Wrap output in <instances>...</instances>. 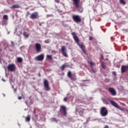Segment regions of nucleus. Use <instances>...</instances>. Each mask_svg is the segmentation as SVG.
I'll list each match as a JSON object with an SVG mask.
<instances>
[{
  "mask_svg": "<svg viewBox=\"0 0 128 128\" xmlns=\"http://www.w3.org/2000/svg\"><path fill=\"white\" fill-rule=\"evenodd\" d=\"M0 64H2V60L0 59Z\"/></svg>",
  "mask_w": 128,
  "mask_h": 128,
  "instance_id": "nucleus-44",
  "label": "nucleus"
},
{
  "mask_svg": "<svg viewBox=\"0 0 128 128\" xmlns=\"http://www.w3.org/2000/svg\"><path fill=\"white\" fill-rule=\"evenodd\" d=\"M2 51V50L1 49H0V52H1Z\"/></svg>",
  "mask_w": 128,
  "mask_h": 128,
  "instance_id": "nucleus-47",
  "label": "nucleus"
},
{
  "mask_svg": "<svg viewBox=\"0 0 128 128\" xmlns=\"http://www.w3.org/2000/svg\"><path fill=\"white\" fill-rule=\"evenodd\" d=\"M110 102L112 106H114V108H118V110H122V108H120V106L118 104H116V102H115L111 100L110 101Z\"/></svg>",
  "mask_w": 128,
  "mask_h": 128,
  "instance_id": "nucleus-9",
  "label": "nucleus"
},
{
  "mask_svg": "<svg viewBox=\"0 0 128 128\" xmlns=\"http://www.w3.org/2000/svg\"><path fill=\"white\" fill-rule=\"evenodd\" d=\"M46 44H50V40H46L45 41Z\"/></svg>",
  "mask_w": 128,
  "mask_h": 128,
  "instance_id": "nucleus-31",
  "label": "nucleus"
},
{
  "mask_svg": "<svg viewBox=\"0 0 128 128\" xmlns=\"http://www.w3.org/2000/svg\"><path fill=\"white\" fill-rule=\"evenodd\" d=\"M17 61H18V62H22V58H18Z\"/></svg>",
  "mask_w": 128,
  "mask_h": 128,
  "instance_id": "nucleus-26",
  "label": "nucleus"
},
{
  "mask_svg": "<svg viewBox=\"0 0 128 128\" xmlns=\"http://www.w3.org/2000/svg\"><path fill=\"white\" fill-rule=\"evenodd\" d=\"M35 50L37 52H42V45L39 43H36L35 44Z\"/></svg>",
  "mask_w": 128,
  "mask_h": 128,
  "instance_id": "nucleus-6",
  "label": "nucleus"
},
{
  "mask_svg": "<svg viewBox=\"0 0 128 128\" xmlns=\"http://www.w3.org/2000/svg\"><path fill=\"white\" fill-rule=\"evenodd\" d=\"M89 40H92V36L89 37Z\"/></svg>",
  "mask_w": 128,
  "mask_h": 128,
  "instance_id": "nucleus-35",
  "label": "nucleus"
},
{
  "mask_svg": "<svg viewBox=\"0 0 128 128\" xmlns=\"http://www.w3.org/2000/svg\"><path fill=\"white\" fill-rule=\"evenodd\" d=\"M48 16H50V15H48Z\"/></svg>",
  "mask_w": 128,
  "mask_h": 128,
  "instance_id": "nucleus-48",
  "label": "nucleus"
},
{
  "mask_svg": "<svg viewBox=\"0 0 128 128\" xmlns=\"http://www.w3.org/2000/svg\"><path fill=\"white\" fill-rule=\"evenodd\" d=\"M8 70L10 72H14L16 70V65L14 64H10L8 66Z\"/></svg>",
  "mask_w": 128,
  "mask_h": 128,
  "instance_id": "nucleus-5",
  "label": "nucleus"
},
{
  "mask_svg": "<svg viewBox=\"0 0 128 128\" xmlns=\"http://www.w3.org/2000/svg\"><path fill=\"white\" fill-rule=\"evenodd\" d=\"M4 96H6L4 94Z\"/></svg>",
  "mask_w": 128,
  "mask_h": 128,
  "instance_id": "nucleus-49",
  "label": "nucleus"
},
{
  "mask_svg": "<svg viewBox=\"0 0 128 128\" xmlns=\"http://www.w3.org/2000/svg\"><path fill=\"white\" fill-rule=\"evenodd\" d=\"M110 82V80H109L108 79H106V80H105V82Z\"/></svg>",
  "mask_w": 128,
  "mask_h": 128,
  "instance_id": "nucleus-37",
  "label": "nucleus"
},
{
  "mask_svg": "<svg viewBox=\"0 0 128 128\" xmlns=\"http://www.w3.org/2000/svg\"><path fill=\"white\" fill-rule=\"evenodd\" d=\"M21 34H22V32L19 31L18 32V36H20Z\"/></svg>",
  "mask_w": 128,
  "mask_h": 128,
  "instance_id": "nucleus-38",
  "label": "nucleus"
},
{
  "mask_svg": "<svg viewBox=\"0 0 128 128\" xmlns=\"http://www.w3.org/2000/svg\"><path fill=\"white\" fill-rule=\"evenodd\" d=\"M56 2H60V0H54Z\"/></svg>",
  "mask_w": 128,
  "mask_h": 128,
  "instance_id": "nucleus-39",
  "label": "nucleus"
},
{
  "mask_svg": "<svg viewBox=\"0 0 128 128\" xmlns=\"http://www.w3.org/2000/svg\"><path fill=\"white\" fill-rule=\"evenodd\" d=\"M51 122H58V120H56V119L55 118H52L51 119Z\"/></svg>",
  "mask_w": 128,
  "mask_h": 128,
  "instance_id": "nucleus-30",
  "label": "nucleus"
},
{
  "mask_svg": "<svg viewBox=\"0 0 128 128\" xmlns=\"http://www.w3.org/2000/svg\"><path fill=\"white\" fill-rule=\"evenodd\" d=\"M68 64H63L62 66H61L60 68L62 70H64V68H68Z\"/></svg>",
  "mask_w": 128,
  "mask_h": 128,
  "instance_id": "nucleus-16",
  "label": "nucleus"
},
{
  "mask_svg": "<svg viewBox=\"0 0 128 128\" xmlns=\"http://www.w3.org/2000/svg\"><path fill=\"white\" fill-rule=\"evenodd\" d=\"M92 70L93 72H96V70H94V68H92Z\"/></svg>",
  "mask_w": 128,
  "mask_h": 128,
  "instance_id": "nucleus-36",
  "label": "nucleus"
},
{
  "mask_svg": "<svg viewBox=\"0 0 128 128\" xmlns=\"http://www.w3.org/2000/svg\"><path fill=\"white\" fill-rule=\"evenodd\" d=\"M24 38H28V36H29L28 32H26V31L24 32Z\"/></svg>",
  "mask_w": 128,
  "mask_h": 128,
  "instance_id": "nucleus-18",
  "label": "nucleus"
},
{
  "mask_svg": "<svg viewBox=\"0 0 128 128\" xmlns=\"http://www.w3.org/2000/svg\"><path fill=\"white\" fill-rule=\"evenodd\" d=\"M75 6L78 8V4H80V0H73Z\"/></svg>",
  "mask_w": 128,
  "mask_h": 128,
  "instance_id": "nucleus-15",
  "label": "nucleus"
},
{
  "mask_svg": "<svg viewBox=\"0 0 128 128\" xmlns=\"http://www.w3.org/2000/svg\"><path fill=\"white\" fill-rule=\"evenodd\" d=\"M101 66H102V68H104V70H106V66L105 63L104 62H101Z\"/></svg>",
  "mask_w": 128,
  "mask_h": 128,
  "instance_id": "nucleus-20",
  "label": "nucleus"
},
{
  "mask_svg": "<svg viewBox=\"0 0 128 128\" xmlns=\"http://www.w3.org/2000/svg\"><path fill=\"white\" fill-rule=\"evenodd\" d=\"M22 96H19V97H18V100H22Z\"/></svg>",
  "mask_w": 128,
  "mask_h": 128,
  "instance_id": "nucleus-40",
  "label": "nucleus"
},
{
  "mask_svg": "<svg viewBox=\"0 0 128 128\" xmlns=\"http://www.w3.org/2000/svg\"><path fill=\"white\" fill-rule=\"evenodd\" d=\"M47 58H48V60H52V56L47 55Z\"/></svg>",
  "mask_w": 128,
  "mask_h": 128,
  "instance_id": "nucleus-29",
  "label": "nucleus"
},
{
  "mask_svg": "<svg viewBox=\"0 0 128 128\" xmlns=\"http://www.w3.org/2000/svg\"><path fill=\"white\" fill-rule=\"evenodd\" d=\"M112 74H114V76H116V73L114 72H112Z\"/></svg>",
  "mask_w": 128,
  "mask_h": 128,
  "instance_id": "nucleus-33",
  "label": "nucleus"
},
{
  "mask_svg": "<svg viewBox=\"0 0 128 128\" xmlns=\"http://www.w3.org/2000/svg\"><path fill=\"white\" fill-rule=\"evenodd\" d=\"M68 78H72V72H70V71L68 72Z\"/></svg>",
  "mask_w": 128,
  "mask_h": 128,
  "instance_id": "nucleus-28",
  "label": "nucleus"
},
{
  "mask_svg": "<svg viewBox=\"0 0 128 128\" xmlns=\"http://www.w3.org/2000/svg\"><path fill=\"white\" fill-rule=\"evenodd\" d=\"M16 31L17 32V31H18V29H16Z\"/></svg>",
  "mask_w": 128,
  "mask_h": 128,
  "instance_id": "nucleus-46",
  "label": "nucleus"
},
{
  "mask_svg": "<svg viewBox=\"0 0 128 128\" xmlns=\"http://www.w3.org/2000/svg\"><path fill=\"white\" fill-rule=\"evenodd\" d=\"M62 54L64 56H65V58H68V54H66V46H62V49H61Z\"/></svg>",
  "mask_w": 128,
  "mask_h": 128,
  "instance_id": "nucleus-7",
  "label": "nucleus"
},
{
  "mask_svg": "<svg viewBox=\"0 0 128 128\" xmlns=\"http://www.w3.org/2000/svg\"><path fill=\"white\" fill-rule=\"evenodd\" d=\"M14 92H16V90L14 89Z\"/></svg>",
  "mask_w": 128,
  "mask_h": 128,
  "instance_id": "nucleus-42",
  "label": "nucleus"
},
{
  "mask_svg": "<svg viewBox=\"0 0 128 128\" xmlns=\"http://www.w3.org/2000/svg\"><path fill=\"white\" fill-rule=\"evenodd\" d=\"M100 114L102 116H108V111L106 107H102L100 108Z\"/></svg>",
  "mask_w": 128,
  "mask_h": 128,
  "instance_id": "nucleus-1",
  "label": "nucleus"
},
{
  "mask_svg": "<svg viewBox=\"0 0 128 128\" xmlns=\"http://www.w3.org/2000/svg\"><path fill=\"white\" fill-rule=\"evenodd\" d=\"M4 69L6 70V68H4Z\"/></svg>",
  "mask_w": 128,
  "mask_h": 128,
  "instance_id": "nucleus-51",
  "label": "nucleus"
},
{
  "mask_svg": "<svg viewBox=\"0 0 128 128\" xmlns=\"http://www.w3.org/2000/svg\"><path fill=\"white\" fill-rule=\"evenodd\" d=\"M3 20H8V15L4 16Z\"/></svg>",
  "mask_w": 128,
  "mask_h": 128,
  "instance_id": "nucleus-22",
  "label": "nucleus"
},
{
  "mask_svg": "<svg viewBox=\"0 0 128 128\" xmlns=\"http://www.w3.org/2000/svg\"><path fill=\"white\" fill-rule=\"evenodd\" d=\"M44 58V54H40L34 58L35 60L38 62H42Z\"/></svg>",
  "mask_w": 128,
  "mask_h": 128,
  "instance_id": "nucleus-4",
  "label": "nucleus"
},
{
  "mask_svg": "<svg viewBox=\"0 0 128 128\" xmlns=\"http://www.w3.org/2000/svg\"><path fill=\"white\" fill-rule=\"evenodd\" d=\"M38 12H34L30 16V18L34 20L35 18H38Z\"/></svg>",
  "mask_w": 128,
  "mask_h": 128,
  "instance_id": "nucleus-11",
  "label": "nucleus"
},
{
  "mask_svg": "<svg viewBox=\"0 0 128 128\" xmlns=\"http://www.w3.org/2000/svg\"><path fill=\"white\" fill-rule=\"evenodd\" d=\"M69 94H67V96H68Z\"/></svg>",
  "mask_w": 128,
  "mask_h": 128,
  "instance_id": "nucleus-50",
  "label": "nucleus"
},
{
  "mask_svg": "<svg viewBox=\"0 0 128 128\" xmlns=\"http://www.w3.org/2000/svg\"><path fill=\"white\" fill-rule=\"evenodd\" d=\"M20 8V5L18 4H14L10 7V8Z\"/></svg>",
  "mask_w": 128,
  "mask_h": 128,
  "instance_id": "nucleus-19",
  "label": "nucleus"
},
{
  "mask_svg": "<svg viewBox=\"0 0 128 128\" xmlns=\"http://www.w3.org/2000/svg\"><path fill=\"white\" fill-rule=\"evenodd\" d=\"M126 68H128V67L124 66H122L121 68V70L122 74H124V72H126Z\"/></svg>",
  "mask_w": 128,
  "mask_h": 128,
  "instance_id": "nucleus-14",
  "label": "nucleus"
},
{
  "mask_svg": "<svg viewBox=\"0 0 128 128\" xmlns=\"http://www.w3.org/2000/svg\"><path fill=\"white\" fill-rule=\"evenodd\" d=\"M88 64L91 67L94 66V64L91 61H88Z\"/></svg>",
  "mask_w": 128,
  "mask_h": 128,
  "instance_id": "nucleus-25",
  "label": "nucleus"
},
{
  "mask_svg": "<svg viewBox=\"0 0 128 128\" xmlns=\"http://www.w3.org/2000/svg\"><path fill=\"white\" fill-rule=\"evenodd\" d=\"M120 2L122 4H124V5L126 4V2H124V0H120Z\"/></svg>",
  "mask_w": 128,
  "mask_h": 128,
  "instance_id": "nucleus-27",
  "label": "nucleus"
},
{
  "mask_svg": "<svg viewBox=\"0 0 128 128\" xmlns=\"http://www.w3.org/2000/svg\"><path fill=\"white\" fill-rule=\"evenodd\" d=\"M2 24L4 26H6V24H8V20H3L2 22Z\"/></svg>",
  "mask_w": 128,
  "mask_h": 128,
  "instance_id": "nucleus-24",
  "label": "nucleus"
},
{
  "mask_svg": "<svg viewBox=\"0 0 128 128\" xmlns=\"http://www.w3.org/2000/svg\"><path fill=\"white\" fill-rule=\"evenodd\" d=\"M67 100H68V97H66L65 98H64V102H66Z\"/></svg>",
  "mask_w": 128,
  "mask_h": 128,
  "instance_id": "nucleus-34",
  "label": "nucleus"
},
{
  "mask_svg": "<svg viewBox=\"0 0 128 128\" xmlns=\"http://www.w3.org/2000/svg\"><path fill=\"white\" fill-rule=\"evenodd\" d=\"M78 8V12H82L84 10L82 9V8L80 7L79 6H78V8Z\"/></svg>",
  "mask_w": 128,
  "mask_h": 128,
  "instance_id": "nucleus-21",
  "label": "nucleus"
},
{
  "mask_svg": "<svg viewBox=\"0 0 128 128\" xmlns=\"http://www.w3.org/2000/svg\"><path fill=\"white\" fill-rule=\"evenodd\" d=\"M72 36H73V38H74V40L76 42V44H78V43H80V39H78V38L76 35V32H73L72 33Z\"/></svg>",
  "mask_w": 128,
  "mask_h": 128,
  "instance_id": "nucleus-8",
  "label": "nucleus"
},
{
  "mask_svg": "<svg viewBox=\"0 0 128 128\" xmlns=\"http://www.w3.org/2000/svg\"><path fill=\"white\" fill-rule=\"evenodd\" d=\"M104 128H108V126H106Z\"/></svg>",
  "mask_w": 128,
  "mask_h": 128,
  "instance_id": "nucleus-41",
  "label": "nucleus"
},
{
  "mask_svg": "<svg viewBox=\"0 0 128 128\" xmlns=\"http://www.w3.org/2000/svg\"><path fill=\"white\" fill-rule=\"evenodd\" d=\"M72 18L76 22H82V19L78 15H73Z\"/></svg>",
  "mask_w": 128,
  "mask_h": 128,
  "instance_id": "nucleus-3",
  "label": "nucleus"
},
{
  "mask_svg": "<svg viewBox=\"0 0 128 128\" xmlns=\"http://www.w3.org/2000/svg\"><path fill=\"white\" fill-rule=\"evenodd\" d=\"M2 80H3V82H6V80H4L3 78L2 79Z\"/></svg>",
  "mask_w": 128,
  "mask_h": 128,
  "instance_id": "nucleus-43",
  "label": "nucleus"
},
{
  "mask_svg": "<svg viewBox=\"0 0 128 128\" xmlns=\"http://www.w3.org/2000/svg\"><path fill=\"white\" fill-rule=\"evenodd\" d=\"M78 46H79L80 48L82 50L83 52L86 53V50H84V45L80 44L78 43Z\"/></svg>",
  "mask_w": 128,
  "mask_h": 128,
  "instance_id": "nucleus-17",
  "label": "nucleus"
},
{
  "mask_svg": "<svg viewBox=\"0 0 128 128\" xmlns=\"http://www.w3.org/2000/svg\"><path fill=\"white\" fill-rule=\"evenodd\" d=\"M108 90L112 94V96H116V90L112 88H108Z\"/></svg>",
  "mask_w": 128,
  "mask_h": 128,
  "instance_id": "nucleus-12",
  "label": "nucleus"
},
{
  "mask_svg": "<svg viewBox=\"0 0 128 128\" xmlns=\"http://www.w3.org/2000/svg\"><path fill=\"white\" fill-rule=\"evenodd\" d=\"M44 84L46 90V92H50V85L48 84V81L46 80H44Z\"/></svg>",
  "mask_w": 128,
  "mask_h": 128,
  "instance_id": "nucleus-2",
  "label": "nucleus"
},
{
  "mask_svg": "<svg viewBox=\"0 0 128 128\" xmlns=\"http://www.w3.org/2000/svg\"><path fill=\"white\" fill-rule=\"evenodd\" d=\"M11 44H12V46H14V42L12 41L11 42Z\"/></svg>",
  "mask_w": 128,
  "mask_h": 128,
  "instance_id": "nucleus-32",
  "label": "nucleus"
},
{
  "mask_svg": "<svg viewBox=\"0 0 128 128\" xmlns=\"http://www.w3.org/2000/svg\"><path fill=\"white\" fill-rule=\"evenodd\" d=\"M26 122H30V115L28 116L26 118Z\"/></svg>",
  "mask_w": 128,
  "mask_h": 128,
  "instance_id": "nucleus-23",
  "label": "nucleus"
},
{
  "mask_svg": "<svg viewBox=\"0 0 128 128\" xmlns=\"http://www.w3.org/2000/svg\"><path fill=\"white\" fill-rule=\"evenodd\" d=\"M66 108L64 106H61L60 112L64 116H66Z\"/></svg>",
  "mask_w": 128,
  "mask_h": 128,
  "instance_id": "nucleus-10",
  "label": "nucleus"
},
{
  "mask_svg": "<svg viewBox=\"0 0 128 128\" xmlns=\"http://www.w3.org/2000/svg\"><path fill=\"white\" fill-rule=\"evenodd\" d=\"M25 103L26 104H28V102H25Z\"/></svg>",
  "mask_w": 128,
  "mask_h": 128,
  "instance_id": "nucleus-45",
  "label": "nucleus"
},
{
  "mask_svg": "<svg viewBox=\"0 0 128 128\" xmlns=\"http://www.w3.org/2000/svg\"><path fill=\"white\" fill-rule=\"evenodd\" d=\"M76 112H78L80 116H82V114H84V109L82 108L76 109Z\"/></svg>",
  "mask_w": 128,
  "mask_h": 128,
  "instance_id": "nucleus-13",
  "label": "nucleus"
}]
</instances>
